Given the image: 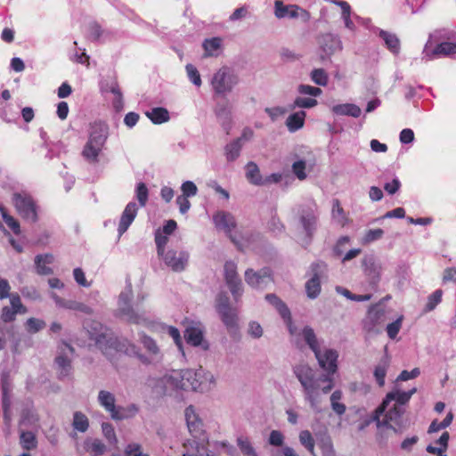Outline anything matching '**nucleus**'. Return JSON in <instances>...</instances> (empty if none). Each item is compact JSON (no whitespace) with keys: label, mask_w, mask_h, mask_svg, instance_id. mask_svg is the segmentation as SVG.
Here are the masks:
<instances>
[{"label":"nucleus","mask_w":456,"mask_h":456,"mask_svg":"<svg viewBox=\"0 0 456 456\" xmlns=\"http://www.w3.org/2000/svg\"><path fill=\"white\" fill-rule=\"evenodd\" d=\"M215 308L219 314L222 322L230 332L238 329V311L230 304V298L226 292H219L216 297Z\"/></svg>","instance_id":"1"},{"label":"nucleus","mask_w":456,"mask_h":456,"mask_svg":"<svg viewBox=\"0 0 456 456\" xmlns=\"http://www.w3.org/2000/svg\"><path fill=\"white\" fill-rule=\"evenodd\" d=\"M239 83V76L227 66L221 67L212 77L211 86L216 94L225 95Z\"/></svg>","instance_id":"2"},{"label":"nucleus","mask_w":456,"mask_h":456,"mask_svg":"<svg viewBox=\"0 0 456 456\" xmlns=\"http://www.w3.org/2000/svg\"><path fill=\"white\" fill-rule=\"evenodd\" d=\"M204 370L200 368L197 370H183L179 372H175L170 377L172 384L182 390H201L203 383Z\"/></svg>","instance_id":"3"},{"label":"nucleus","mask_w":456,"mask_h":456,"mask_svg":"<svg viewBox=\"0 0 456 456\" xmlns=\"http://www.w3.org/2000/svg\"><path fill=\"white\" fill-rule=\"evenodd\" d=\"M298 225L304 234L303 243L309 245L317 230L318 216L316 211L307 206H301L297 212Z\"/></svg>","instance_id":"4"},{"label":"nucleus","mask_w":456,"mask_h":456,"mask_svg":"<svg viewBox=\"0 0 456 456\" xmlns=\"http://www.w3.org/2000/svg\"><path fill=\"white\" fill-rule=\"evenodd\" d=\"M83 326L89 338L94 341L95 346L100 349L102 354H106V345L108 344L112 331L100 322L93 319L85 320Z\"/></svg>","instance_id":"5"},{"label":"nucleus","mask_w":456,"mask_h":456,"mask_svg":"<svg viewBox=\"0 0 456 456\" xmlns=\"http://www.w3.org/2000/svg\"><path fill=\"white\" fill-rule=\"evenodd\" d=\"M405 408L394 404L391 408L386 409L383 419H380L381 427H386L395 433H402L409 427L408 419L403 418Z\"/></svg>","instance_id":"6"},{"label":"nucleus","mask_w":456,"mask_h":456,"mask_svg":"<svg viewBox=\"0 0 456 456\" xmlns=\"http://www.w3.org/2000/svg\"><path fill=\"white\" fill-rule=\"evenodd\" d=\"M12 201L19 215L29 223L37 221L36 204L30 195L26 192H15Z\"/></svg>","instance_id":"7"},{"label":"nucleus","mask_w":456,"mask_h":456,"mask_svg":"<svg viewBox=\"0 0 456 456\" xmlns=\"http://www.w3.org/2000/svg\"><path fill=\"white\" fill-rule=\"evenodd\" d=\"M133 296L131 285H129L125 291H122L118 297V311L122 317L126 322L140 324L146 321L142 314L136 313L130 305Z\"/></svg>","instance_id":"8"},{"label":"nucleus","mask_w":456,"mask_h":456,"mask_svg":"<svg viewBox=\"0 0 456 456\" xmlns=\"http://www.w3.org/2000/svg\"><path fill=\"white\" fill-rule=\"evenodd\" d=\"M386 322L385 311L379 305L371 306L362 321L363 330L369 335H377L381 332V327Z\"/></svg>","instance_id":"9"},{"label":"nucleus","mask_w":456,"mask_h":456,"mask_svg":"<svg viewBox=\"0 0 456 456\" xmlns=\"http://www.w3.org/2000/svg\"><path fill=\"white\" fill-rule=\"evenodd\" d=\"M74 354V347L66 342L59 346V354L55 357V365L60 379L68 378L72 370L70 356Z\"/></svg>","instance_id":"10"},{"label":"nucleus","mask_w":456,"mask_h":456,"mask_svg":"<svg viewBox=\"0 0 456 456\" xmlns=\"http://www.w3.org/2000/svg\"><path fill=\"white\" fill-rule=\"evenodd\" d=\"M110 349H114L117 352H121L130 356L138 357L142 362L145 361V356L140 354V350L137 346L130 342L126 338L116 337L113 332L106 345V354H108Z\"/></svg>","instance_id":"11"},{"label":"nucleus","mask_w":456,"mask_h":456,"mask_svg":"<svg viewBox=\"0 0 456 456\" xmlns=\"http://www.w3.org/2000/svg\"><path fill=\"white\" fill-rule=\"evenodd\" d=\"M313 277L305 283V290L308 297L315 298L321 292V278L327 272V265L319 261L311 265Z\"/></svg>","instance_id":"12"},{"label":"nucleus","mask_w":456,"mask_h":456,"mask_svg":"<svg viewBox=\"0 0 456 456\" xmlns=\"http://www.w3.org/2000/svg\"><path fill=\"white\" fill-rule=\"evenodd\" d=\"M159 256H160L165 265L174 272L183 271L189 260V254L186 251L173 248L166 250Z\"/></svg>","instance_id":"13"},{"label":"nucleus","mask_w":456,"mask_h":456,"mask_svg":"<svg viewBox=\"0 0 456 456\" xmlns=\"http://www.w3.org/2000/svg\"><path fill=\"white\" fill-rule=\"evenodd\" d=\"M294 337L293 343L297 348H303L304 345L300 339L308 346V347L314 353L315 356H319V348L321 347L319 339L314 330V329L310 326H305L300 332H297V329L296 328V334L291 335Z\"/></svg>","instance_id":"14"},{"label":"nucleus","mask_w":456,"mask_h":456,"mask_svg":"<svg viewBox=\"0 0 456 456\" xmlns=\"http://www.w3.org/2000/svg\"><path fill=\"white\" fill-rule=\"evenodd\" d=\"M317 42L321 51L320 58L322 61L330 59L336 52L342 50L340 39L330 33L319 36Z\"/></svg>","instance_id":"15"},{"label":"nucleus","mask_w":456,"mask_h":456,"mask_svg":"<svg viewBox=\"0 0 456 456\" xmlns=\"http://www.w3.org/2000/svg\"><path fill=\"white\" fill-rule=\"evenodd\" d=\"M224 278L234 300L238 301L242 294V287L241 281L237 273V265L234 262L227 261L224 264Z\"/></svg>","instance_id":"16"},{"label":"nucleus","mask_w":456,"mask_h":456,"mask_svg":"<svg viewBox=\"0 0 456 456\" xmlns=\"http://www.w3.org/2000/svg\"><path fill=\"white\" fill-rule=\"evenodd\" d=\"M213 221L217 229H221L224 231V232L229 236L231 240L237 245V247L241 249L240 245L236 241V240L232 235V231L236 227V221L234 216L225 211H218L213 216Z\"/></svg>","instance_id":"17"},{"label":"nucleus","mask_w":456,"mask_h":456,"mask_svg":"<svg viewBox=\"0 0 456 456\" xmlns=\"http://www.w3.org/2000/svg\"><path fill=\"white\" fill-rule=\"evenodd\" d=\"M245 281L253 288L264 289L272 281L270 270L264 268L255 272L253 269H248L245 272Z\"/></svg>","instance_id":"18"},{"label":"nucleus","mask_w":456,"mask_h":456,"mask_svg":"<svg viewBox=\"0 0 456 456\" xmlns=\"http://www.w3.org/2000/svg\"><path fill=\"white\" fill-rule=\"evenodd\" d=\"M416 391L417 389L415 387L407 392L400 390L391 391L387 394L379 407H383V411L385 412L386 409L388 408L389 403L393 401H395L394 404L404 407V405L410 401L411 397L416 393Z\"/></svg>","instance_id":"19"},{"label":"nucleus","mask_w":456,"mask_h":456,"mask_svg":"<svg viewBox=\"0 0 456 456\" xmlns=\"http://www.w3.org/2000/svg\"><path fill=\"white\" fill-rule=\"evenodd\" d=\"M362 265L364 266V273L369 277L370 284H378L382 271L380 262L373 256H368L362 259Z\"/></svg>","instance_id":"20"},{"label":"nucleus","mask_w":456,"mask_h":456,"mask_svg":"<svg viewBox=\"0 0 456 456\" xmlns=\"http://www.w3.org/2000/svg\"><path fill=\"white\" fill-rule=\"evenodd\" d=\"M109 134V127L102 122H95L91 126L89 142L98 147H103Z\"/></svg>","instance_id":"21"},{"label":"nucleus","mask_w":456,"mask_h":456,"mask_svg":"<svg viewBox=\"0 0 456 456\" xmlns=\"http://www.w3.org/2000/svg\"><path fill=\"white\" fill-rule=\"evenodd\" d=\"M338 353L333 349H328L323 354L319 348V356H315L320 366L329 374H334L337 370Z\"/></svg>","instance_id":"22"},{"label":"nucleus","mask_w":456,"mask_h":456,"mask_svg":"<svg viewBox=\"0 0 456 456\" xmlns=\"http://www.w3.org/2000/svg\"><path fill=\"white\" fill-rule=\"evenodd\" d=\"M274 5H275V12H274L275 16L279 19L286 18V17L297 18V17H298L299 10L304 14L305 20H308V19H309V13L306 11L300 9L297 5H284L282 4V2L280 0H276L274 3Z\"/></svg>","instance_id":"23"},{"label":"nucleus","mask_w":456,"mask_h":456,"mask_svg":"<svg viewBox=\"0 0 456 456\" xmlns=\"http://www.w3.org/2000/svg\"><path fill=\"white\" fill-rule=\"evenodd\" d=\"M186 342L193 346H200L203 350H208L209 345L203 339V331L200 327L190 326L184 331Z\"/></svg>","instance_id":"24"},{"label":"nucleus","mask_w":456,"mask_h":456,"mask_svg":"<svg viewBox=\"0 0 456 456\" xmlns=\"http://www.w3.org/2000/svg\"><path fill=\"white\" fill-rule=\"evenodd\" d=\"M432 37V36H430ZM431 42V38L428 41L424 48V53L428 58H434L438 56H448L456 53V44L450 42H443L438 44L432 51H428V45Z\"/></svg>","instance_id":"25"},{"label":"nucleus","mask_w":456,"mask_h":456,"mask_svg":"<svg viewBox=\"0 0 456 456\" xmlns=\"http://www.w3.org/2000/svg\"><path fill=\"white\" fill-rule=\"evenodd\" d=\"M137 205L135 202H129L126 207L125 208V210L123 211L119 224H118V234L121 236L123 233L126 232L130 224L134 220L136 215H137Z\"/></svg>","instance_id":"26"},{"label":"nucleus","mask_w":456,"mask_h":456,"mask_svg":"<svg viewBox=\"0 0 456 456\" xmlns=\"http://www.w3.org/2000/svg\"><path fill=\"white\" fill-rule=\"evenodd\" d=\"M294 373L303 388L311 387L317 382L314 380V370L308 364L297 365L294 368Z\"/></svg>","instance_id":"27"},{"label":"nucleus","mask_w":456,"mask_h":456,"mask_svg":"<svg viewBox=\"0 0 456 456\" xmlns=\"http://www.w3.org/2000/svg\"><path fill=\"white\" fill-rule=\"evenodd\" d=\"M215 113L224 129L229 134L231 129L232 110L228 102H219L215 109Z\"/></svg>","instance_id":"28"},{"label":"nucleus","mask_w":456,"mask_h":456,"mask_svg":"<svg viewBox=\"0 0 456 456\" xmlns=\"http://www.w3.org/2000/svg\"><path fill=\"white\" fill-rule=\"evenodd\" d=\"M245 176L251 184L256 186L264 185V177L261 175L260 169L255 162H248L245 167Z\"/></svg>","instance_id":"29"},{"label":"nucleus","mask_w":456,"mask_h":456,"mask_svg":"<svg viewBox=\"0 0 456 456\" xmlns=\"http://www.w3.org/2000/svg\"><path fill=\"white\" fill-rule=\"evenodd\" d=\"M242 138H236L224 147V155L228 162L235 161L240 155Z\"/></svg>","instance_id":"30"},{"label":"nucleus","mask_w":456,"mask_h":456,"mask_svg":"<svg viewBox=\"0 0 456 456\" xmlns=\"http://www.w3.org/2000/svg\"><path fill=\"white\" fill-rule=\"evenodd\" d=\"M99 404L105 409L110 415L113 413L116 408V398L115 395L106 390L99 391L97 397Z\"/></svg>","instance_id":"31"},{"label":"nucleus","mask_w":456,"mask_h":456,"mask_svg":"<svg viewBox=\"0 0 456 456\" xmlns=\"http://www.w3.org/2000/svg\"><path fill=\"white\" fill-rule=\"evenodd\" d=\"M84 448L91 456H101L106 451V445L99 439L86 438Z\"/></svg>","instance_id":"32"},{"label":"nucleus","mask_w":456,"mask_h":456,"mask_svg":"<svg viewBox=\"0 0 456 456\" xmlns=\"http://www.w3.org/2000/svg\"><path fill=\"white\" fill-rule=\"evenodd\" d=\"M137 412L138 408L134 404H130L126 407L116 406L110 417L113 420H123L133 418Z\"/></svg>","instance_id":"33"},{"label":"nucleus","mask_w":456,"mask_h":456,"mask_svg":"<svg viewBox=\"0 0 456 456\" xmlns=\"http://www.w3.org/2000/svg\"><path fill=\"white\" fill-rule=\"evenodd\" d=\"M184 414L189 431L191 434L198 433L200 429L201 422L195 412L194 407L192 405L188 406L185 409Z\"/></svg>","instance_id":"34"},{"label":"nucleus","mask_w":456,"mask_h":456,"mask_svg":"<svg viewBox=\"0 0 456 456\" xmlns=\"http://www.w3.org/2000/svg\"><path fill=\"white\" fill-rule=\"evenodd\" d=\"M305 399L309 402L311 407L319 411V405L322 402L320 392L317 391V382L313 386L304 388Z\"/></svg>","instance_id":"35"},{"label":"nucleus","mask_w":456,"mask_h":456,"mask_svg":"<svg viewBox=\"0 0 456 456\" xmlns=\"http://www.w3.org/2000/svg\"><path fill=\"white\" fill-rule=\"evenodd\" d=\"M332 111L337 115H347L358 118L361 115V109L353 103L338 104L332 107Z\"/></svg>","instance_id":"36"},{"label":"nucleus","mask_w":456,"mask_h":456,"mask_svg":"<svg viewBox=\"0 0 456 456\" xmlns=\"http://www.w3.org/2000/svg\"><path fill=\"white\" fill-rule=\"evenodd\" d=\"M305 112L304 110L289 115L286 120V126L290 132H296L303 127L305 123Z\"/></svg>","instance_id":"37"},{"label":"nucleus","mask_w":456,"mask_h":456,"mask_svg":"<svg viewBox=\"0 0 456 456\" xmlns=\"http://www.w3.org/2000/svg\"><path fill=\"white\" fill-rule=\"evenodd\" d=\"M389 366V360L387 356L383 357L374 370V377L379 387L385 385V378Z\"/></svg>","instance_id":"38"},{"label":"nucleus","mask_w":456,"mask_h":456,"mask_svg":"<svg viewBox=\"0 0 456 456\" xmlns=\"http://www.w3.org/2000/svg\"><path fill=\"white\" fill-rule=\"evenodd\" d=\"M379 37L384 40L387 47L393 53H398L400 50V41L396 35L385 30H379Z\"/></svg>","instance_id":"39"},{"label":"nucleus","mask_w":456,"mask_h":456,"mask_svg":"<svg viewBox=\"0 0 456 456\" xmlns=\"http://www.w3.org/2000/svg\"><path fill=\"white\" fill-rule=\"evenodd\" d=\"M146 116L154 124H162L169 120V113L167 109L162 107L153 108L146 112Z\"/></svg>","instance_id":"40"},{"label":"nucleus","mask_w":456,"mask_h":456,"mask_svg":"<svg viewBox=\"0 0 456 456\" xmlns=\"http://www.w3.org/2000/svg\"><path fill=\"white\" fill-rule=\"evenodd\" d=\"M275 308L278 311V313L280 314V315L281 316V318L286 322V325L288 327L289 334L295 335L296 334V326L293 325V323H292L290 311L288 308V306L286 305V304L283 301H281Z\"/></svg>","instance_id":"41"},{"label":"nucleus","mask_w":456,"mask_h":456,"mask_svg":"<svg viewBox=\"0 0 456 456\" xmlns=\"http://www.w3.org/2000/svg\"><path fill=\"white\" fill-rule=\"evenodd\" d=\"M222 39L220 37H213L210 39H205L203 42V48L205 50V56H216V51L221 48Z\"/></svg>","instance_id":"42"},{"label":"nucleus","mask_w":456,"mask_h":456,"mask_svg":"<svg viewBox=\"0 0 456 456\" xmlns=\"http://www.w3.org/2000/svg\"><path fill=\"white\" fill-rule=\"evenodd\" d=\"M102 147L94 145L92 142H87L82 151L83 157L89 162L95 163L98 161V156L102 151Z\"/></svg>","instance_id":"43"},{"label":"nucleus","mask_w":456,"mask_h":456,"mask_svg":"<svg viewBox=\"0 0 456 456\" xmlns=\"http://www.w3.org/2000/svg\"><path fill=\"white\" fill-rule=\"evenodd\" d=\"M383 413V407L378 406L370 418L365 419L362 422L360 423V425L358 426V430H364L367 427L370 425L371 422H376L377 427L381 428L380 417L382 416Z\"/></svg>","instance_id":"44"},{"label":"nucleus","mask_w":456,"mask_h":456,"mask_svg":"<svg viewBox=\"0 0 456 456\" xmlns=\"http://www.w3.org/2000/svg\"><path fill=\"white\" fill-rule=\"evenodd\" d=\"M237 445L244 456H257L255 448L252 446L248 437H238Z\"/></svg>","instance_id":"45"},{"label":"nucleus","mask_w":456,"mask_h":456,"mask_svg":"<svg viewBox=\"0 0 456 456\" xmlns=\"http://www.w3.org/2000/svg\"><path fill=\"white\" fill-rule=\"evenodd\" d=\"M73 427L79 432H86L88 429L89 422L87 417L81 411H76L73 417Z\"/></svg>","instance_id":"46"},{"label":"nucleus","mask_w":456,"mask_h":456,"mask_svg":"<svg viewBox=\"0 0 456 456\" xmlns=\"http://www.w3.org/2000/svg\"><path fill=\"white\" fill-rule=\"evenodd\" d=\"M140 341L143 345L144 348L152 355H157L159 354V348L151 337L147 336L144 333L140 334Z\"/></svg>","instance_id":"47"},{"label":"nucleus","mask_w":456,"mask_h":456,"mask_svg":"<svg viewBox=\"0 0 456 456\" xmlns=\"http://www.w3.org/2000/svg\"><path fill=\"white\" fill-rule=\"evenodd\" d=\"M453 419L452 412H449L443 421L438 422L436 419L433 420L428 428V433L438 432L441 429H444L449 427Z\"/></svg>","instance_id":"48"},{"label":"nucleus","mask_w":456,"mask_h":456,"mask_svg":"<svg viewBox=\"0 0 456 456\" xmlns=\"http://www.w3.org/2000/svg\"><path fill=\"white\" fill-rule=\"evenodd\" d=\"M311 79L318 86H325L329 82L327 72L323 69H314L310 74Z\"/></svg>","instance_id":"49"},{"label":"nucleus","mask_w":456,"mask_h":456,"mask_svg":"<svg viewBox=\"0 0 456 456\" xmlns=\"http://www.w3.org/2000/svg\"><path fill=\"white\" fill-rule=\"evenodd\" d=\"M299 441L308 452L314 456V440L308 430H303L299 434Z\"/></svg>","instance_id":"50"},{"label":"nucleus","mask_w":456,"mask_h":456,"mask_svg":"<svg viewBox=\"0 0 456 456\" xmlns=\"http://www.w3.org/2000/svg\"><path fill=\"white\" fill-rule=\"evenodd\" d=\"M20 444L26 450H32L37 447V439L32 432H21Z\"/></svg>","instance_id":"51"},{"label":"nucleus","mask_w":456,"mask_h":456,"mask_svg":"<svg viewBox=\"0 0 456 456\" xmlns=\"http://www.w3.org/2000/svg\"><path fill=\"white\" fill-rule=\"evenodd\" d=\"M90 38L94 41H99L103 36H110V32L104 30L97 22L89 25Z\"/></svg>","instance_id":"52"},{"label":"nucleus","mask_w":456,"mask_h":456,"mask_svg":"<svg viewBox=\"0 0 456 456\" xmlns=\"http://www.w3.org/2000/svg\"><path fill=\"white\" fill-rule=\"evenodd\" d=\"M64 308L82 312L86 314H93V309L90 306L75 300H67Z\"/></svg>","instance_id":"53"},{"label":"nucleus","mask_w":456,"mask_h":456,"mask_svg":"<svg viewBox=\"0 0 456 456\" xmlns=\"http://www.w3.org/2000/svg\"><path fill=\"white\" fill-rule=\"evenodd\" d=\"M443 292L441 289L436 290L432 293L428 298V303L425 305L424 312H430L436 308V306L441 302Z\"/></svg>","instance_id":"54"},{"label":"nucleus","mask_w":456,"mask_h":456,"mask_svg":"<svg viewBox=\"0 0 456 456\" xmlns=\"http://www.w3.org/2000/svg\"><path fill=\"white\" fill-rule=\"evenodd\" d=\"M155 242L157 246V252L158 256L160 254H163V252L166 251V245L168 242L167 235L161 232V231L159 229L155 232Z\"/></svg>","instance_id":"55"},{"label":"nucleus","mask_w":456,"mask_h":456,"mask_svg":"<svg viewBox=\"0 0 456 456\" xmlns=\"http://www.w3.org/2000/svg\"><path fill=\"white\" fill-rule=\"evenodd\" d=\"M305 161L303 159H299L292 164V172L297 176V179L303 181L307 176L306 173L305 172Z\"/></svg>","instance_id":"56"},{"label":"nucleus","mask_w":456,"mask_h":456,"mask_svg":"<svg viewBox=\"0 0 456 456\" xmlns=\"http://www.w3.org/2000/svg\"><path fill=\"white\" fill-rule=\"evenodd\" d=\"M102 434L109 443L116 444L118 439L113 426L109 422H103L102 424Z\"/></svg>","instance_id":"57"},{"label":"nucleus","mask_w":456,"mask_h":456,"mask_svg":"<svg viewBox=\"0 0 456 456\" xmlns=\"http://www.w3.org/2000/svg\"><path fill=\"white\" fill-rule=\"evenodd\" d=\"M149 196L148 188L143 183H139L136 187V198L141 207H144L147 203Z\"/></svg>","instance_id":"58"},{"label":"nucleus","mask_w":456,"mask_h":456,"mask_svg":"<svg viewBox=\"0 0 456 456\" xmlns=\"http://www.w3.org/2000/svg\"><path fill=\"white\" fill-rule=\"evenodd\" d=\"M185 69H186V72H187V75H188V77L190 78V80L196 86H200L202 82H201L200 74L199 70L197 69V68L195 66H193L192 64H187Z\"/></svg>","instance_id":"59"},{"label":"nucleus","mask_w":456,"mask_h":456,"mask_svg":"<svg viewBox=\"0 0 456 456\" xmlns=\"http://www.w3.org/2000/svg\"><path fill=\"white\" fill-rule=\"evenodd\" d=\"M350 239L348 236H342L338 240L333 247L332 253L335 257H339L343 255L345 248L349 243Z\"/></svg>","instance_id":"60"},{"label":"nucleus","mask_w":456,"mask_h":456,"mask_svg":"<svg viewBox=\"0 0 456 456\" xmlns=\"http://www.w3.org/2000/svg\"><path fill=\"white\" fill-rule=\"evenodd\" d=\"M124 456H150L142 452V446L139 444L132 443L126 445L124 451Z\"/></svg>","instance_id":"61"},{"label":"nucleus","mask_w":456,"mask_h":456,"mask_svg":"<svg viewBox=\"0 0 456 456\" xmlns=\"http://www.w3.org/2000/svg\"><path fill=\"white\" fill-rule=\"evenodd\" d=\"M26 324H27L28 331L30 333L38 332L39 330H43L46 326V324L44 321L36 319V318H29L27 321Z\"/></svg>","instance_id":"62"},{"label":"nucleus","mask_w":456,"mask_h":456,"mask_svg":"<svg viewBox=\"0 0 456 456\" xmlns=\"http://www.w3.org/2000/svg\"><path fill=\"white\" fill-rule=\"evenodd\" d=\"M3 219L4 223L7 224V226L15 233L20 234V224L19 222L14 219L12 216H9L6 212L3 211L2 213Z\"/></svg>","instance_id":"63"},{"label":"nucleus","mask_w":456,"mask_h":456,"mask_svg":"<svg viewBox=\"0 0 456 456\" xmlns=\"http://www.w3.org/2000/svg\"><path fill=\"white\" fill-rule=\"evenodd\" d=\"M402 322H403V316H400L395 322L389 323L387 326V332L390 338L394 339L397 336V334L401 329V326H402Z\"/></svg>","instance_id":"64"}]
</instances>
